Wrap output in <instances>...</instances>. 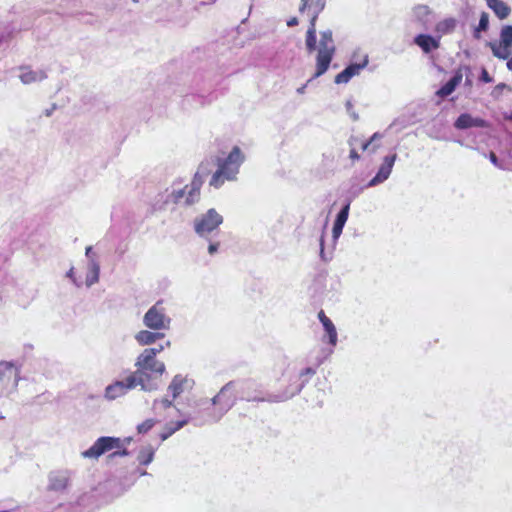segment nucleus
Segmentation results:
<instances>
[{
  "mask_svg": "<svg viewBox=\"0 0 512 512\" xmlns=\"http://www.w3.org/2000/svg\"><path fill=\"white\" fill-rule=\"evenodd\" d=\"M291 383L289 386L282 392L274 394V393H264L261 389V386L252 379H240L231 381L234 384V388L236 389L238 399L243 401H256V402H269V403H278L284 402L298 393L303 389L305 382L298 383V379L295 381L290 380Z\"/></svg>",
  "mask_w": 512,
  "mask_h": 512,
  "instance_id": "obj_1",
  "label": "nucleus"
},
{
  "mask_svg": "<svg viewBox=\"0 0 512 512\" xmlns=\"http://www.w3.org/2000/svg\"><path fill=\"white\" fill-rule=\"evenodd\" d=\"M305 46L308 53L317 51L316 71L313 78H318L327 72L336 52L332 30L327 29L320 32V40L317 45L316 30L308 29L305 37Z\"/></svg>",
  "mask_w": 512,
  "mask_h": 512,
  "instance_id": "obj_2",
  "label": "nucleus"
},
{
  "mask_svg": "<svg viewBox=\"0 0 512 512\" xmlns=\"http://www.w3.org/2000/svg\"><path fill=\"white\" fill-rule=\"evenodd\" d=\"M243 162L244 155L238 146L233 147L226 158H217L218 168L211 177L210 186L218 189L225 181L235 180Z\"/></svg>",
  "mask_w": 512,
  "mask_h": 512,
  "instance_id": "obj_3",
  "label": "nucleus"
},
{
  "mask_svg": "<svg viewBox=\"0 0 512 512\" xmlns=\"http://www.w3.org/2000/svg\"><path fill=\"white\" fill-rule=\"evenodd\" d=\"M135 366L137 367V370L134 372H140L142 376L141 390L146 392L153 391L157 388L156 385L149 383L150 375L147 373V371L162 375L166 370L165 364L156 359L154 350L145 349L137 357Z\"/></svg>",
  "mask_w": 512,
  "mask_h": 512,
  "instance_id": "obj_4",
  "label": "nucleus"
},
{
  "mask_svg": "<svg viewBox=\"0 0 512 512\" xmlns=\"http://www.w3.org/2000/svg\"><path fill=\"white\" fill-rule=\"evenodd\" d=\"M237 400L239 399L236 389L230 381L211 399V404L215 406L210 416L212 421H219L235 405Z\"/></svg>",
  "mask_w": 512,
  "mask_h": 512,
  "instance_id": "obj_5",
  "label": "nucleus"
},
{
  "mask_svg": "<svg viewBox=\"0 0 512 512\" xmlns=\"http://www.w3.org/2000/svg\"><path fill=\"white\" fill-rule=\"evenodd\" d=\"M193 223L195 233L199 237L210 241L223 223V216L214 208H211L205 213L198 215Z\"/></svg>",
  "mask_w": 512,
  "mask_h": 512,
  "instance_id": "obj_6",
  "label": "nucleus"
},
{
  "mask_svg": "<svg viewBox=\"0 0 512 512\" xmlns=\"http://www.w3.org/2000/svg\"><path fill=\"white\" fill-rule=\"evenodd\" d=\"M142 321L146 328L162 332L170 329L172 320L167 314L163 300H159L147 310Z\"/></svg>",
  "mask_w": 512,
  "mask_h": 512,
  "instance_id": "obj_7",
  "label": "nucleus"
},
{
  "mask_svg": "<svg viewBox=\"0 0 512 512\" xmlns=\"http://www.w3.org/2000/svg\"><path fill=\"white\" fill-rule=\"evenodd\" d=\"M140 372H130L122 380H117L105 388L104 397L109 400H115L126 395L130 390L141 387L142 379Z\"/></svg>",
  "mask_w": 512,
  "mask_h": 512,
  "instance_id": "obj_8",
  "label": "nucleus"
},
{
  "mask_svg": "<svg viewBox=\"0 0 512 512\" xmlns=\"http://www.w3.org/2000/svg\"><path fill=\"white\" fill-rule=\"evenodd\" d=\"M122 447V439L118 437L102 436L99 437L89 449L83 451L81 456L83 458L97 460L105 453H112L114 449H120Z\"/></svg>",
  "mask_w": 512,
  "mask_h": 512,
  "instance_id": "obj_9",
  "label": "nucleus"
},
{
  "mask_svg": "<svg viewBox=\"0 0 512 512\" xmlns=\"http://www.w3.org/2000/svg\"><path fill=\"white\" fill-rule=\"evenodd\" d=\"M494 57L508 59L512 53V25L502 26L499 34V42H489Z\"/></svg>",
  "mask_w": 512,
  "mask_h": 512,
  "instance_id": "obj_10",
  "label": "nucleus"
},
{
  "mask_svg": "<svg viewBox=\"0 0 512 512\" xmlns=\"http://www.w3.org/2000/svg\"><path fill=\"white\" fill-rule=\"evenodd\" d=\"M396 158H397V154H392V155L385 156V158L383 160V163L379 167L378 172L367 183L365 188L374 187V186H377V185L385 182L389 178V176H390V174L392 172V168L394 166ZM363 189H364V187L359 188L357 192H354V195L355 196L358 195L359 193H361L363 191Z\"/></svg>",
  "mask_w": 512,
  "mask_h": 512,
  "instance_id": "obj_11",
  "label": "nucleus"
},
{
  "mask_svg": "<svg viewBox=\"0 0 512 512\" xmlns=\"http://www.w3.org/2000/svg\"><path fill=\"white\" fill-rule=\"evenodd\" d=\"M369 56L364 54L361 62H352L342 72L335 76L334 82L336 84H346L352 77L358 76L360 72L368 65Z\"/></svg>",
  "mask_w": 512,
  "mask_h": 512,
  "instance_id": "obj_12",
  "label": "nucleus"
},
{
  "mask_svg": "<svg viewBox=\"0 0 512 512\" xmlns=\"http://www.w3.org/2000/svg\"><path fill=\"white\" fill-rule=\"evenodd\" d=\"M412 20L423 29H429L434 23V14L427 5H416L412 9Z\"/></svg>",
  "mask_w": 512,
  "mask_h": 512,
  "instance_id": "obj_13",
  "label": "nucleus"
},
{
  "mask_svg": "<svg viewBox=\"0 0 512 512\" xmlns=\"http://www.w3.org/2000/svg\"><path fill=\"white\" fill-rule=\"evenodd\" d=\"M70 481V472L60 470L51 472L49 475L48 489L52 491H63L67 488Z\"/></svg>",
  "mask_w": 512,
  "mask_h": 512,
  "instance_id": "obj_14",
  "label": "nucleus"
},
{
  "mask_svg": "<svg viewBox=\"0 0 512 512\" xmlns=\"http://www.w3.org/2000/svg\"><path fill=\"white\" fill-rule=\"evenodd\" d=\"M188 185H186L184 188H176L174 185L171 187V189H167L165 193L162 195L163 198V204H179L184 199V202L186 201V197L188 195Z\"/></svg>",
  "mask_w": 512,
  "mask_h": 512,
  "instance_id": "obj_15",
  "label": "nucleus"
},
{
  "mask_svg": "<svg viewBox=\"0 0 512 512\" xmlns=\"http://www.w3.org/2000/svg\"><path fill=\"white\" fill-rule=\"evenodd\" d=\"M454 126L457 129L464 130L472 127L483 128L487 126V123L481 118H474L468 113H463L456 119Z\"/></svg>",
  "mask_w": 512,
  "mask_h": 512,
  "instance_id": "obj_16",
  "label": "nucleus"
},
{
  "mask_svg": "<svg viewBox=\"0 0 512 512\" xmlns=\"http://www.w3.org/2000/svg\"><path fill=\"white\" fill-rule=\"evenodd\" d=\"M318 318L323 325L325 336L328 337V343L333 347L336 346L338 335L335 325L322 310L318 313Z\"/></svg>",
  "mask_w": 512,
  "mask_h": 512,
  "instance_id": "obj_17",
  "label": "nucleus"
},
{
  "mask_svg": "<svg viewBox=\"0 0 512 512\" xmlns=\"http://www.w3.org/2000/svg\"><path fill=\"white\" fill-rule=\"evenodd\" d=\"M164 337V333L154 330H140L135 334V340L141 346L151 345Z\"/></svg>",
  "mask_w": 512,
  "mask_h": 512,
  "instance_id": "obj_18",
  "label": "nucleus"
},
{
  "mask_svg": "<svg viewBox=\"0 0 512 512\" xmlns=\"http://www.w3.org/2000/svg\"><path fill=\"white\" fill-rule=\"evenodd\" d=\"M204 178H205V176H203V174H200L197 172L195 173L194 178H193L191 185L189 187V190H188V195L186 197L185 205H191L198 200L199 194H200V188L204 182Z\"/></svg>",
  "mask_w": 512,
  "mask_h": 512,
  "instance_id": "obj_19",
  "label": "nucleus"
},
{
  "mask_svg": "<svg viewBox=\"0 0 512 512\" xmlns=\"http://www.w3.org/2000/svg\"><path fill=\"white\" fill-rule=\"evenodd\" d=\"M462 78L463 75L461 70L456 71L452 78L437 91V95L444 98L452 94L456 87L461 83Z\"/></svg>",
  "mask_w": 512,
  "mask_h": 512,
  "instance_id": "obj_20",
  "label": "nucleus"
},
{
  "mask_svg": "<svg viewBox=\"0 0 512 512\" xmlns=\"http://www.w3.org/2000/svg\"><path fill=\"white\" fill-rule=\"evenodd\" d=\"M19 78L23 84H31L46 79L47 74L44 70L23 69Z\"/></svg>",
  "mask_w": 512,
  "mask_h": 512,
  "instance_id": "obj_21",
  "label": "nucleus"
},
{
  "mask_svg": "<svg viewBox=\"0 0 512 512\" xmlns=\"http://www.w3.org/2000/svg\"><path fill=\"white\" fill-rule=\"evenodd\" d=\"M417 44L425 53H429L439 47V41L434 37L426 34H419L414 39Z\"/></svg>",
  "mask_w": 512,
  "mask_h": 512,
  "instance_id": "obj_22",
  "label": "nucleus"
},
{
  "mask_svg": "<svg viewBox=\"0 0 512 512\" xmlns=\"http://www.w3.org/2000/svg\"><path fill=\"white\" fill-rule=\"evenodd\" d=\"M486 3L501 20L506 19L511 13L509 5L502 0H486Z\"/></svg>",
  "mask_w": 512,
  "mask_h": 512,
  "instance_id": "obj_23",
  "label": "nucleus"
},
{
  "mask_svg": "<svg viewBox=\"0 0 512 512\" xmlns=\"http://www.w3.org/2000/svg\"><path fill=\"white\" fill-rule=\"evenodd\" d=\"M99 275L100 265L96 258H91L90 261H88V272L85 281L86 286L91 287L92 285L97 283L99 281Z\"/></svg>",
  "mask_w": 512,
  "mask_h": 512,
  "instance_id": "obj_24",
  "label": "nucleus"
},
{
  "mask_svg": "<svg viewBox=\"0 0 512 512\" xmlns=\"http://www.w3.org/2000/svg\"><path fill=\"white\" fill-rule=\"evenodd\" d=\"M186 381L187 380L181 375L174 376L167 389L173 399L177 398L184 391L183 386Z\"/></svg>",
  "mask_w": 512,
  "mask_h": 512,
  "instance_id": "obj_25",
  "label": "nucleus"
},
{
  "mask_svg": "<svg viewBox=\"0 0 512 512\" xmlns=\"http://www.w3.org/2000/svg\"><path fill=\"white\" fill-rule=\"evenodd\" d=\"M190 418H186L175 423H169L165 427V431L160 434V438L162 441L168 439L171 435H173L176 431L183 428L186 424H188Z\"/></svg>",
  "mask_w": 512,
  "mask_h": 512,
  "instance_id": "obj_26",
  "label": "nucleus"
},
{
  "mask_svg": "<svg viewBox=\"0 0 512 512\" xmlns=\"http://www.w3.org/2000/svg\"><path fill=\"white\" fill-rule=\"evenodd\" d=\"M154 458V449L152 446L148 445L143 447L137 456V460L142 465H148L153 461Z\"/></svg>",
  "mask_w": 512,
  "mask_h": 512,
  "instance_id": "obj_27",
  "label": "nucleus"
},
{
  "mask_svg": "<svg viewBox=\"0 0 512 512\" xmlns=\"http://www.w3.org/2000/svg\"><path fill=\"white\" fill-rule=\"evenodd\" d=\"M488 27H489V14L486 12H482L480 15L478 26L476 27L474 34H473L474 37L476 39H479L481 37L480 32L486 31L488 29Z\"/></svg>",
  "mask_w": 512,
  "mask_h": 512,
  "instance_id": "obj_28",
  "label": "nucleus"
},
{
  "mask_svg": "<svg viewBox=\"0 0 512 512\" xmlns=\"http://www.w3.org/2000/svg\"><path fill=\"white\" fill-rule=\"evenodd\" d=\"M349 210H350V201H348L342 207V209L339 211L334 223L345 226V223L347 222V219L349 216Z\"/></svg>",
  "mask_w": 512,
  "mask_h": 512,
  "instance_id": "obj_29",
  "label": "nucleus"
},
{
  "mask_svg": "<svg viewBox=\"0 0 512 512\" xmlns=\"http://www.w3.org/2000/svg\"><path fill=\"white\" fill-rule=\"evenodd\" d=\"M16 374L17 371L11 363L0 362V381H2L3 376H8L10 378L12 376H16Z\"/></svg>",
  "mask_w": 512,
  "mask_h": 512,
  "instance_id": "obj_30",
  "label": "nucleus"
},
{
  "mask_svg": "<svg viewBox=\"0 0 512 512\" xmlns=\"http://www.w3.org/2000/svg\"><path fill=\"white\" fill-rule=\"evenodd\" d=\"M456 26V21L452 18L446 19L442 22H439L436 26L437 31L442 33H447L449 31H452Z\"/></svg>",
  "mask_w": 512,
  "mask_h": 512,
  "instance_id": "obj_31",
  "label": "nucleus"
},
{
  "mask_svg": "<svg viewBox=\"0 0 512 512\" xmlns=\"http://www.w3.org/2000/svg\"><path fill=\"white\" fill-rule=\"evenodd\" d=\"M122 441H123V447L120 449H114V451L108 455V458L114 459L116 457H122V456L129 455V451L125 448V444L130 442V438H126L125 440H122Z\"/></svg>",
  "mask_w": 512,
  "mask_h": 512,
  "instance_id": "obj_32",
  "label": "nucleus"
},
{
  "mask_svg": "<svg viewBox=\"0 0 512 512\" xmlns=\"http://www.w3.org/2000/svg\"><path fill=\"white\" fill-rule=\"evenodd\" d=\"M213 165H214L213 160H211V161H209V160L203 161L199 165L197 173L203 174V176L206 177L211 172Z\"/></svg>",
  "mask_w": 512,
  "mask_h": 512,
  "instance_id": "obj_33",
  "label": "nucleus"
},
{
  "mask_svg": "<svg viewBox=\"0 0 512 512\" xmlns=\"http://www.w3.org/2000/svg\"><path fill=\"white\" fill-rule=\"evenodd\" d=\"M155 423L156 421L154 419H147L137 426V430L139 433L145 434L153 428Z\"/></svg>",
  "mask_w": 512,
  "mask_h": 512,
  "instance_id": "obj_34",
  "label": "nucleus"
},
{
  "mask_svg": "<svg viewBox=\"0 0 512 512\" xmlns=\"http://www.w3.org/2000/svg\"><path fill=\"white\" fill-rule=\"evenodd\" d=\"M173 404L172 400H169L168 398H162V399H155L153 402V408L158 409L159 407H162L164 409L171 407Z\"/></svg>",
  "mask_w": 512,
  "mask_h": 512,
  "instance_id": "obj_35",
  "label": "nucleus"
},
{
  "mask_svg": "<svg viewBox=\"0 0 512 512\" xmlns=\"http://www.w3.org/2000/svg\"><path fill=\"white\" fill-rule=\"evenodd\" d=\"M319 244H320V253H319L320 258L324 262H328L331 259V256L327 255L325 252V249H324V232L320 236Z\"/></svg>",
  "mask_w": 512,
  "mask_h": 512,
  "instance_id": "obj_36",
  "label": "nucleus"
},
{
  "mask_svg": "<svg viewBox=\"0 0 512 512\" xmlns=\"http://www.w3.org/2000/svg\"><path fill=\"white\" fill-rule=\"evenodd\" d=\"M345 107H346L347 113L350 115L352 120L357 121L359 119V116L353 109V103L350 100H348L345 104Z\"/></svg>",
  "mask_w": 512,
  "mask_h": 512,
  "instance_id": "obj_37",
  "label": "nucleus"
},
{
  "mask_svg": "<svg viewBox=\"0 0 512 512\" xmlns=\"http://www.w3.org/2000/svg\"><path fill=\"white\" fill-rule=\"evenodd\" d=\"M343 228H344L343 225L334 223L333 229H332V238H333L334 242H336L339 239L340 235L342 234Z\"/></svg>",
  "mask_w": 512,
  "mask_h": 512,
  "instance_id": "obj_38",
  "label": "nucleus"
},
{
  "mask_svg": "<svg viewBox=\"0 0 512 512\" xmlns=\"http://www.w3.org/2000/svg\"><path fill=\"white\" fill-rule=\"evenodd\" d=\"M66 277L69 278L73 284L76 286V287H81L82 285V282L79 281L76 277H75V272H74V267H71L67 273H66Z\"/></svg>",
  "mask_w": 512,
  "mask_h": 512,
  "instance_id": "obj_39",
  "label": "nucleus"
},
{
  "mask_svg": "<svg viewBox=\"0 0 512 512\" xmlns=\"http://www.w3.org/2000/svg\"><path fill=\"white\" fill-rule=\"evenodd\" d=\"M381 138H382V135L380 133H378V132L374 133L372 135V137L370 138V140L368 142H365L362 145V149L363 150H368L373 141H375L376 139H381Z\"/></svg>",
  "mask_w": 512,
  "mask_h": 512,
  "instance_id": "obj_40",
  "label": "nucleus"
},
{
  "mask_svg": "<svg viewBox=\"0 0 512 512\" xmlns=\"http://www.w3.org/2000/svg\"><path fill=\"white\" fill-rule=\"evenodd\" d=\"M325 8V0H316L314 4V14L319 15Z\"/></svg>",
  "mask_w": 512,
  "mask_h": 512,
  "instance_id": "obj_41",
  "label": "nucleus"
},
{
  "mask_svg": "<svg viewBox=\"0 0 512 512\" xmlns=\"http://www.w3.org/2000/svg\"><path fill=\"white\" fill-rule=\"evenodd\" d=\"M219 246H220V243L219 242H212L210 240V244L208 246V253L210 255H214L218 252V249H219Z\"/></svg>",
  "mask_w": 512,
  "mask_h": 512,
  "instance_id": "obj_42",
  "label": "nucleus"
},
{
  "mask_svg": "<svg viewBox=\"0 0 512 512\" xmlns=\"http://www.w3.org/2000/svg\"><path fill=\"white\" fill-rule=\"evenodd\" d=\"M315 373L316 370L314 368L307 367L300 372L299 378H302L304 376H313Z\"/></svg>",
  "mask_w": 512,
  "mask_h": 512,
  "instance_id": "obj_43",
  "label": "nucleus"
},
{
  "mask_svg": "<svg viewBox=\"0 0 512 512\" xmlns=\"http://www.w3.org/2000/svg\"><path fill=\"white\" fill-rule=\"evenodd\" d=\"M480 79L485 82V83H490L492 82V78L490 77L489 73L487 72L486 69H482V72H481V76H480Z\"/></svg>",
  "mask_w": 512,
  "mask_h": 512,
  "instance_id": "obj_44",
  "label": "nucleus"
},
{
  "mask_svg": "<svg viewBox=\"0 0 512 512\" xmlns=\"http://www.w3.org/2000/svg\"><path fill=\"white\" fill-rule=\"evenodd\" d=\"M364 54H360V51H354V53L352 54V60L354 62H361L362 61V56Z\"/></svg>",
  "mask_w": 512,
  "mask_h": 512,
  "instance_id": "obj_45",
  "label": "nucleus"
},
{
  "mask_svg": "<svg viewBox=\"0 0 512 512\" xmlns=\"http://www.w3.org/2000/svg\"><path fill=\"white\" fill-rule=\"evenodd\" d=\"M489 159L495 166L500 167L498 158L494 152L489 154Z\"/></svg>",
  "mask_w": 512,
  "mask_h": 512,
  "instance_id": "obj_46",
  "label": "nucleus"
},
{
  "mask_svg": "<svg viewBox=\"0 0 512 512\" xmlns=\"http://www.w3.org/2000/svg\"><path fill=\"white\" fill-rule=\"evenodd\" d=\"M86 257L90 260L91 258H95V253L93 252L92 246H88L85 251Z\"/></svg>",
  "mask_w": 512,
  "mask_h": 512,
  "instance_id": "obj_47",
  "label": "nucleus"
},
{
  "mask_svg": "<svg viewBox=\"0 0 512 512\" xmlns=\"http://www.w3.org/2000/svg\"><path fill=\"white\" fill-rule=\"evenodd\" d=\"M317 18H318V15L314 14L313 17L310 20V25H309L308 29L316 30V20H317Z\"/></svg>",
  "mask_w": 512,
  "mask_h": 512,
  "instance_id": "obj_48",
  "label": "nucleus"
},
{
  "mask_svg": "<svg viewBox=\"0 0 512 512\" xmlns=\"http://www.w3.org/2000/svg\"><path fill=\"white\" fill-rule=\"evenodd\" d=\"M313 79H314V78H313V76H312V77L307 81V83H306V84H304V85H302L301 87H299V88L297 89V93H298V94H303V93H305V90H306L307 85H308V84H309Z\"/></svg>",
  "mask_w": 512,
  "mask_h": 512,
  "instance_id": "obj_49",
  "label": "nucleus"
},
{
  "mask_svg": "<svg viewBox=\"0 0 512 512\" xmlns=\"http://www.w3.org/2000/svg\"><path fill=\"white\" fill-rule=\"evenodd\" d=\"M308 6H309V0H301V5L299 7V11L301 13H303Z\"/></svg>",
  "mask_w": 512,
  "mask_h": 512,
  "instance_id": "obj_50",
  "label": "nucleus"
},
{
  "mask_svg": "<svg viewBox=\"0 0 512 512\" xmlns=\"http://www.w3.org/2000/svg\"><path fill=\"white\" fill-rule=\"evenodd\" d=\"M287 25L289 27H293V26H296L298 25V19L296 17H292L290 18L288 21H287Z\"/></svg>",
  "mask_w": 512,
  "mask_h": 512,
  "instance_id": "obj_51",
  "label": "nucleus"
},
{
  "mask_svg": "<svg viewBox=\"0 0 512 512\" xmlns=\"http://www.w3.org/2000/svg\"><path fill=\"white\" fill-rule=\"evenodd\" d=\"M349 157L352 159V160H358L360 158L359 154L357 153V151L355 149H351L350 150V155Z\"/></svg>",
  "mask_w": 512,
  "mask_h": 512,
  "instance_id": "obj_52",
  "label": "nucleus"
},
{
  "mask_svg": "<svg viewBox=\"0 0 512 512\" xmlns=\"http://www.w3.org/2000/svg\"><path fill=\"white\" fill-rule=\"evenodd\" d=\"M165 346L164 345H159L158 347H155V348H146V350H154L155 351V356L162 352L164 350Z\"/></svg>",
  "mask_w": 512,
  "mask_h": 512,
  "instance_id": "obj_53",
  "label": "nucleus"
},
{
  "mask_svg": "<svg viewBox=\"0 0 512 512\" xmlns=\"http://www.w3.org/2000/svg\"><path fill=\"white\" fill-rule=\"evenodd\" d=\"M216 1L217 0H209L208 2H205V1L199 2V4L195 5V9L198 10L200 6H204V5H208V4H213Z\"/></svg>",
  "mask_w": 512,
  "mask_h": 512,
  "instance_id": "obj_54",
  "label": "nucleus"
},
{
  "mask_svg": "<svg viewBox=\"0 0 512 512\" xmlns=\"http://www.w3.org/2000/svg\"><path fill=\"white\" fill-rule=\"evenodd\" d=\"M506 60H507V63H506L507 69H508L509 71H512V58H511V57H509V58H508V59H506Z\"/></svg>",
  "mask_w": 512,
  "mask_h": 512,
  "instance_id": "obj_55",
  "label": "nucleus"
},
{
  "mask_svg": "<svg viewBox=\"0 0 512 512\" xmlns=\"http://www.w3.org/2000/svg\"><path fill=\"white\" fill-rule=\"evenodd\" d=\"M55 108H56V106H55V105H53L51 109H47V110L45 111V115H46L47 117L51 116V115H52V113H53V111L55 110Z\"/></svg>",
  "mask_w": 512,
  "mask_h": 512,
  "instance_id": "obj_56",
  "label": "nucleus"
},
{
  "mask_svg": "<svg viewBox=\"0 0 512 512\" xmlns=\"http://www.w3.org/2000/svg\"><path fill=\"white\" fill-rule=\"evenodd\" d=\"M170 344H171V343H170V341H167V342H166V344H165V346H166V347H169V346H170Z\"/></svg>",
  "mask_w": 512,
  "mask_h": 512,
  "instance_id": "obj_57",
  "label": "nucleus"
},
{
  "mask_svg": "<svg viewBox=\"0 0 512 512\" xmlns=\"http://www.w3.org/2000/svg\"><path fill=\"white\" fill-rule=\"evenodd\" d=\"M0 512H12V511H10V510H2Z\"/></svg>",
  "mask_w": 512,
  "mask_h": 512,
  "instance_id": "obj_58",
  "label": "nucleus"
},
{
  "mask_svg": "<svg viewBox=\"0 0 512 512\" xmlns=\"http://www.w3.org/2000/svg\"><path fill=\"white\" fill-rule=\"evenodd\" d=\"M0 419H4V416L0 414Z\"/></svg>",
  "mask_w": 512,
  "mask_h": 512,
  "instance_id": "obj_59",
  "label": "nucleus"
},
{
  "mask_svg": "<svg viewBox=\"0 0 512 512\" xmlns=\"http://www.w3.org/2000/svg\"><path fill=\"white\" fill-rule=\"evenodd\" d=\"M133 2H138L139 0H132Z\"/></svg>",
  "mask_w": 512,
  "mask_h": 512,
  "instance_id": "obj_60",
  "label": "nucleus"
},
{
  "mask_svg": "<svg viewBox=\"0 0 512 512\" xmlns=\"http://www.w3.org/2000/svg\"><path fill=\"white\" fill-rule=\"evenodd\" d=\"M510 57L512 58V53H511V56H510Z\"/></svg>",
  "mask_w": 512,
  "mask_h": 512,
  "instance_id": "obj_61",
  "label": "nucleus"
}]
</instances>
